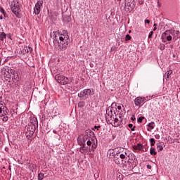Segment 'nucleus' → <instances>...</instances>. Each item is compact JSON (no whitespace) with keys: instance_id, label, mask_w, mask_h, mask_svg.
<instances>
[{"instance_id":"2eb2a0df","label":"nucleus","mask_w":180,"mask_h":180,"mask_svg":"<svg viewBox=\"0 0 180 180\" xmlns=\"http://www.w3.org/2000/svg\"><path fill=\"white\" fill-rule=\"evenodd\" d=\"M178 39H180V34H179V31L176 30V31H174V35L173 37V40H174V41H176L178 40Z\"/></svg>"},{"instance_id":"7c9ffc66","label":"nucleus","mask_w":180,"mask_h":180,"mask_svg":"<svg viewBox=\"0 0 180 180\" xmlns=\"http://www.w3.org/2000/svg\"><path fill=\"white\" fill-rule=\"evenodd\" d=\"M128 127H129V129H131V131H134V130L136 129V126L133 127V124H129Z\"/></svg>"},{"instance_id":"aec40b11","label":"nucleus","mask_w":180,"mask_h":180,"mask_svg":"<svg viewBox=\"0 0 180 180\" xmlns=\"http://www.w3.org/2000/svg\"><path fill=\"white\" fill-rule=\"evenodd\" d=\"M32 50L33 49L30 46H29V47L25 46L23 49V53L26 54V53H32Z\"/></svg>"},{"instance_id":"473e14b6","label":"nucleus","mask_w":180,"mask_h":180,"mask_svg":"<svg viewBox=\"0 0 180 180\" xmlns=\"http://www.w3.org/2000/svg\"><path fill=\"white\" fill-rule=\"evenodd\" d=\"M158 49H160V50H165V45L164 44H160L158 46Z\"/></svg>"},{"instance_id":"c9c22d12","label":"nucleus","mask_w":180,"mask_h":180,"mask_svg":"<svg viewBox=\"0 0 180 180\" xmlns=\"http://www.w3.org/2000/svg\"><path fill=\"white\" fill-rule=\"evenodd\" d=\"M127 40H131V37L129 34L125 37V41H127Z\"/></svg>"},{"instance_id":"72a5a7b5","label":"nucleus","mask_w":180,"mask_h":180,"mask_svg":"<svg viewBox=\"0 0 180 180\" xmlns=\"http://www.w3.org/2000/svg\"><path fill=\"white\" fill-rule=\"evenodd\" d=\"M89 140H90V139L88 138V136H85V135L83 136V143H85V142H86V141H88Z\"/></svg>"},{"instance_id":"a18cd8bd","label":"nucleus","mask_w":180,"mask_h":180,"mask_svg":"<svg viewBox=\"0 0 180 180\" xmlns=\"http://www.w3.org/2000/svg\"><path fill=\"white\" fill-rule=\"evenodd\" d=\"M77 142H78V144H79L81 146V143H84L83 141H79V138L77 139Z\"/></svg>"},{"instance_id":"09e8293b","label":"nucleus","mask_w":180,"mask_h":180,"mask_svg":"<svg viewBox=\"0 0 180 180\" xmlns=\"http://www.w3.org/2000/svg\"><path fill=\"white\" fill-rule=\"evenodd\" d=\"M145 23H148V25H150V20H146Z\"/></svg>"},{"instance_id":"b1692460","label":"nucleus","mask_w":180,"mask_h":180,"mask_svg":"<svg viewBox=\"0 0 180 180\" xmlns=\"http://www.w3.org/2000/svg\"><path fill=\"white\" fill-rule=\"evenodd\" d=\"M4 39H6V34H5V32H1V34H0V40L1 41H4Z\"/></svg>"},{"instance_id":"69168bd1","label":"nucleus","mask_w":180,"mask_h":180,"mask_svg":"<svg viewBox=\"0 0 180 180\" xmlns=\"http://www.w3.org/2000/svg\"><path fill=\"white\" fill-rule=\"evenodd\" d=\"M153 26H154V27H157V23H155L154 25H153Z\"/></svg>"},{"instance_id":"e2e57ef3","label":"nucleus","mask_w":180,"mask_h":180,"mask_svg":"<svg viewBox=\"0 0 180 180\" xmlns=\"http://www.w3.org/2000/svg\"><path fill=\"white\" fill-rule=\"evenodd\" d=\"M143 4H144V1H140L141 5H143Z\"/></svg>"},{"instance_id":"13d9d810","label":"nucleus","mask_w":180,"mask_h":180,"mask_svg":"<svg viewBox=\"0 0 180 180\" xmlns=\"http://www.w3.org/2000/svg\"><path fill=\"white\" fill-rule=\"evenodd\" d=\"M53 132L55 134H58V132L56 129H53Z\"/></svg>"},{"instance_id":"f3484780","label":"nucleus","mask_w":180,"mask_h":180,"mask_svg":"<svg viewBox=\"0 0 180 180\" xmlns=\"http://www.w3.org/2000/svg\"><path fill=\"white\" fill-rule=\"evenodd\" d=\"M111 158H114V162H115L116 164H120V159L119 158V155L115 154Z\"/></svg>"},{"instance_id":"8fccbe9b","label":"nucleus","mask_w":180,"mask_h":180,"mask_svg":"<svg viewBox=\"0 0 180 180\" xmlns=\"http://www.w3.org/2000/svg\"><path fill=\"white\" fill-rule=\"evenodd\" d=\"M147 168H148V169H151V165H147Z\"/></svg>"},{"instance_id":"4d7b16f0","label":"nucleus","mask_w":180,"mask_h":180,"mask_svg":"<svg viewBox=\"0 0 180 180\" xmlns=\"http://www.w3.org/2000/svg\"><path fill=\"white\" fill-rule=\"evenodd\" d=\"M117 109H118V110H122V106L118 105V106H117Z\"/></svg>"},{"instance_id":"2f4dec72","label":"nucleus","mask_w":180,"mask_h":180,"mask_svg":"<svg viewBox=\"0 0 180 180\" xmlns=\"http://www.w3.org/2000/svg\"><path fill=\"white\" fill-rule=\"evenodd\" d=\"M158 151H162L164 150V147H162V145L161 144H158Z\"/></svg>"},{"instance_id":"052dcab7","label":"nucleus","mask_w":180,"mask_h":180,"mask_svg":"<svg viewBox=\"0 0 180 180\" xmlns=\"http://www.w3.org/2000/svg\"><path fill=\"white\" fill-rule=\"evenodd\" d=\"M4 18H6V12H4V13H3Z\"/></svg>"},{"instance_id":"37998d69","label":"nucleus","mask_w":180,"mask_h":180,"mask_svg":"<svg viewBox=\"0 0 180 180\" xmlns=\"http://www.w3.org/2000/svg\"><path fill=\"white\" fill-rule=\"evenodd\" d=\"M172 34V36L174 37V35L175 34V30H170L169 31V35Z\"/></svg>"},{"instance_id":"c03bdc74","label":"nucleus","mask_w":180,"mask_h":180,"mask_svg":"<svg viewBox=\"0 0 180 180\" xmlns=\"http://www.w3.org/2000/svg\"><path fill=\"white\" fill-rule=\"evenodd\" d=\"M0 12L1 13H5V10L4 9V8L0 6Z\"/></svg>"},{"instance_id":"3c124183","label":"nucleus","mask_w":180,"mask_h":180,"mask_svg":"<svg viewBox=\"0 0 180 180\" xmlns=\"http://www.w3.org/2000/svg\"><path fill=\"white\" fill-rule=\"evenodd\" d=\"M114 122H115V123H117V122H119V119L115 118Z\"/></svg>"},{"instance_id":"ea45409f","label":"nucleus","mask_w":180,"mask_h":180,"mask_svg":"<svg viewBox=\"0 0 180 180\" xmlns=\"http://www.w3.org/2000/svg\"><path fill=\"white\" fill-rule=\"evenodd\" d=\"M166 39L167 40V41H171V40H172V37L169 34L167 37H166Z\"/></svg>"},{"instance_id":"4c0bfd02","label":"nucleus","mask_w":180,"mask_h":180,"mask_svg":"<svg viewBox=\"0 0 180 180\" xmlns=\"http://www.w3.org/2000/svg\"><path fill=\"white\" fill-rule=\"evenodd\" d=\"M79 151L82 154H85V153H87L86 150H84V149L82 148V146L80 147Z\"/></svg>"},{"instance_id":"20e7f679","label":"nucleus","mask_w":180,"mask_h":180,"mask_svg":"<svg viewBox=\"0 0 180 180\" xmlns=\"http://www.w3.org/2000/svg\"><path fill=\"white\" fill-rule=\"evenodd\" d=\"M2 75L4 76L7 81L8 79H11V72H12V69L11 68L6 67V68H3L1 70Z\"/></svg>"},{"instance_id":"6ab92c4d","label":"nucleus","mask_w":180,"mask_h":180,"mask_svg":"<svg viewBox=\"0 0 180 180\" xmlns=\"http://www.w3.org/2000/svg\"><path fill=\"white\" fill-rule=\"evenodd\" d=\"M34 134V131H27V139H28V140H32V137L33 135Z\"/></svg>"},{"instance_id":"774afa93","label":"nucleus","mask_w":180,"mask_h":180,"mask_svg":"<svg viewBox=\"0 0 180 180\" xmlns=\"http://www.w3.org/2000/svg\"><path fill=\"white\" fill-rule=\"evenodd\" d=\"M143 151L146 152L147 151V148H145V150Z\"/></svg>"},{"instance_id":"1a4fd4ad","label":"nucleus","mask_w":180,"mask_h":180,"mask_svg":"<svg viewBox=\"0 0 180 180\" xmlns=\"http://www.w3.org/2000/svg\"><path fill=\"white\" fill-rule=\"evenodd\" d=\"M126 6H128V8H126ZM126 6H124V7L126 12H131V11L136 8V3L126 4Z\"/></svg>"},{"instance_id":"338daca9","label":"nucleus","mask_w":180,"mask_h":180,"mask_svg":"<svg viewBox=\"0 0 180 180\" xmlns=\"http://www.w3.org/2000/svg\"><path fill=\"white\" fill-rule=\"evenodd\" d=\"M0 19H1V20H2L4 19V17H2V15H1Z\"/></svg>"},{"instance_id":"bb28decb","label":"nucleus","mask_w":180,"mask_h":180,"mask_svg":"<svg viewBox=\"0 0 180 180\" xmlns=\"http://www.w3.org/2000/svg\"><path fill=\"white\" fill-rule=\"evenodd\" d=\"M126 155H127V153L126 152H124L123 153L120 155V158H121V160H124L126 158Z\"/></svg>"},{"instance_id":"f704fd0d","label":"nucleus","mask_w":180,"mask_h":180,"mask_svg":"<svg viewBox=\"0 0 180 180\" xmlns=\"http://www.w3.org/2000/svg\"><path fill=\"white\" fill-rule=\"evenodd\" d=\"M143 119H145L144 117H143V116L139 117L138 118V122H139V123H142Z\"/></svg>"},{"instance_id":"0e129e2a","label":"nucleus","mask_w":180,"mask_h":180,"mask_svg":"<svg viewBox=\"0 0 180 180\" xmlns=\"http://www.w3.org/2000/svg\"><path fill=\"white\" fill-rule=\"evenodd\" d=\"M71 82H72V79H69V84H71Z\"/></svg>"},{"instance_id":"c85d7f7f","label":"nucleus","mask_w":180,"mask_h":180,"mask_svg":"<svg viewBox=\"0 0 180 180\" xmlns=\"http://www.w3.org/2000/svg\"><path fill=\"white\" fill-rule=\"evenodd\" d=\"M44 178V174L39 173L38 174V180H43Z\"/></svg>"},{"instance_id":"bf43d9fd","label":"nucleus","mask_w":180,"mask_h":180,"mask_svg":"<svg viewBox=\"0 0 180 180\" xmlns=\"http://www.w3.org/2000/svg\"><path fill=\"white\" fill-rule=\"evenodd\" d=\"M78 105H79V108H82V106H83V105H82L81 103H79Z\"/></svg>"},{"instance_id":"0eeeda50","label":"nucleus","mask_w":180,"mask_h":180,"mask_svg":"<svg viewBox=\"0 0 180 180\" xmlns=\"http://www.w3.org/2000/svg\"><path fill=\"white\" fill-rule=\"evenodd\" d=\"M43 6V1H38L34 6V12L35 15H39L40 14V9Z\"/></svg>"},{"instance_id":"79ce46f5","label":"nucleus","mask_w":180,"mask_h":180,"mask_svg":"<svg viewBox=\"0 0 180 180\" xmlns=\"http://www.w3.org/2000/svg\"><path fill=\"white\" fill-rule=\"evenodd\" d=\"M154 34V32L150 31L149 35H148V39H151V37H153V34Z\"/></svg>"},{"instance_id":"7ed1b4c3","label":"nucleus","mask_w":180,"mask_h":180,"mask_svg":"<svg viewBox=\"0 0 180 180\" xmlns=\"http://www.w3.org/2000/svg\"><path fill=\"white\" fill-rule=\"evenodd\" d=\"M55 79L60 84V85H67L70 84V79L68 77H65V76L63 75L58 74L55 76Z\"/></svg>"},{"instance_id":"680f3d73","label":"nucleus","mask_w":180,"mask_h":180,"mask_svg":"<svg viewBox=\"0 0 180 180\" xmlns=\"http://www.w3.org/2000/svg\"><path fill=\"white\" fill-rule=\"evenodd\" d=\"M155 30H157V27H154L153 28V31L155 32Z\"/></svg>"},{"instance_id":"5701e85b","label":"nucleus","mask_w":180,"mask_h":180,"mask_svg":"<svg viewBox=\"0 0 180 180\" xmlns=\"http://www.w3.org/2000/svg\"><path fill=\"white\" fill-rule=\"evenodd\" d=\"M150 155H157V152L155 151V148H150Z\"/></svg>"},{"instance_id":"864d4df0","label":"nucleus","mask_w":180,"mask_h":180,"mask_svg":"<svg viewBox=\"0 0 180 180\" xmlns=\"http://www.w3.org/2000/svg\"><path fill=\"white\" fill-rule=\"evenodd\" d=\"M120 153V151H119V150H115V154H117V155H119V153Z\"/></svg>"},{"instance_id":"39448f33","label":"nucleus","mask_w":180,"mask_h":180,"mask_svg":"<svg viewBox=\"0 0 180 180\" xmlns=\"http://www.w3.org/2000/svg\"><path fill=\"white\" fill-rule=\"evenodd\" d=\"M86 144H87V146H89V151H95V149L96 148V147H98V144L95 143V142L94 141V139H92V138H91V139H89L86 141Z\"/></svg>"},{"instance_id":"49530a36","label":"nucleus","mask_w":180,"mask_h":180,"mask_svg":"<svg viewBox=\"0 0 180 180\" xmlns=\"http://www.w3.org/2000/svg\"><path fill=\"white\" fill-rule=\"evenodd\" d=\"M3 110H4V107H2V105H1V107H0V113H2Z\"/></svg>"},{"instance_id":"de8ad7c7","label":"nucleus","mask_w":180,"mask_h":180,"mask_svg":"<svg viewBox=\"0 0 180 180\" xmlns=\"http://www.w3.org/2000/svg\"><path fill=\"white\" fill-rule=\"evenodd\" d=\"M94 129H97L98 130V129H101V126H94Z\"/></svg>"},{"instance_id":"9d476101","label":"nucleus","mask_w":180,"mask_h":180,"mask_svg":"<svg viewBox=\"0 0 180 180\" xmlns=\"http://www.w3.org/2000/svg\"><path fill=\"white\" fill-rule=\"evenodd\" d=\"M84 136H86V137H88L89 139H91V137L95 136V133H94V131H92L91 129H86L85 131Z\"/></svg>"},{"instance_id":"58836bf2","label":"nucleus","mask_w":180,"mask_h":180,"mask_svg":"<svg viewBox=\"0 0 180 180\" xmlns=\"http://www.w3.org/2000/svg\"><path fill=\"white\" fill-rule=\"evenodd\" d=\"M171 74H172V70L167 71V72L166 73L167 78H169V76L171 75Z\"/></svg>"},{"instance_id":"4be33fe9","label":"nucleus","mask_w":180,"mask_h":180,"mask_svg":"<svg viewBox=\"0 0 180 180\" xmlns=\"http://www.w3.org/2000/svg\"><path fill=\"white\" fill-rule=\"evenodd\" d=\"M167 36H169V30H166L162 34V39H167Z\"/></svg>"},{"instance_id":"f03ea898","label":"nucleus","mask_w":180,"mask_h":180,"mask_svg":"<svg viewBox=\"0 0 180 180\" xmlns=\"http://www.w3.org/2000/svg\"><path fill=\"white\" fill-rule=\"evenodd\" d=\"M10 8L11 12H13L16 18H18V19L22 18V14L20 13L22 12V9L20 8V3H19V0H13L10 3Z\"/></svg>"},{"instance_id":"393cba45","label":"nucleus","mask_w":180,"mask_h":180,"mask_svg":"<svg viewBox=\"0 0 180 180\" xmlns=\"http://www.w3.org/2000/svg\"><path fill=\"white\" fill-rule=\"evenodd\" d=\"M81 146H82V148L84 149V150H86V152H88V150H89V148H88V146H86L85 143H81Z\"/></svg>"},{"instance_id":"f257e3e1","label":"nucleus","mask_w":180,"mask_h":180,"mask_svg":"<svg viewBox=\"0 0 180 180\" xmlns=\"http://www.w3.org/2000/svg\"><path fill=\"white\" fill-rule=\"evenodd\" d=\"M51 37H53V44H58L60 50H62V51L67 50V47H68L70 43V37L57 36L56 32H51Z\"/></svg>"},{"instance_id":"ddd939ff","label":"nucleus","mask_w":180,"mask_h":180,"mask_svg":"<svg viewBox=\"0 0 180 180\" xmlns=\"http://www.w3.org/2000/svg\"><path fill=\"white\" fill-rule=\"evenodd\" d=\"M30 126H34V127H39V122H37V118L31 119Z\"/></svg>"},{"instance_id":"f8f14e48","label":"nucleus","mask_w":180,"mask_h":180,"mask_svg":"<svg viewBox=\"0 0 180 180\" xmlns=\"http://www.w3.org/2000/svg\"><path fill=\"white\" fill-rule=\"evenodd\" d=\"M0 106H2L3 108V111L1 112V116H6L8 113H9V110L5 106H4V104H0Z\"/></svg>"},{"instance_id":"4468645a","label":"nucleus","mask_w":180,"mask_h":180,"mask_svg":"<svg viewBox=\"0 0 180 180\" xmlns=\"http://www.w3.org/2000/svg\"><path fill=\"white\" fill-rule=\"evenodd\" d=\"M57 36L59 37H70V36H68V32H67V30H63L62 34H60V32H56Z\"/></svg>"},{"instance_id":"603ef678","label":"nucleus","mask_w":180,"mask_h":180,"mask_svg":"<svg viewBox=\"0 0 180 180\" xmlns=\"http://www.w3.org/2000/svg\"><path fill=\"white\" fill-rule=\"evenodd\" d=\"M134 150H139V148H138L137 145H136V146H134Z\"/></svg>"},{"instance_id":"6e6552de","label":"nucleus","mask_w":180,"mask_h":180,"mask_svg":"<svg viewBox=\"0 0 180 180\" xmlns=\"http://www.w3.org/2000/svg\"><path fill=\"white\" fill-rule=\"evenodd\" d=\"M146 101L145 97H136L134 100V104L136 106H139L140 108L141 103Z\"/></svg>"},{"instance_id":"cd10ccee","label":"nucleus","mask_w":180,"mask_h":180,"mask_svg":"<svg viewBox=\"0 0 180 180\" xmlns=\"http://www.w3.org/2000/svg\"><path fill=\"white\" fill-rule=\"evenodd\" d=\"M126 4H136L134 0H124V6H126Z\"/></svg>"},{"instance_id":"dca6fc26","label":"nucleus","mask_w":180,"mask_h":180,"mask_svg":"<svg viewBox=\"0 0 180 180\" xmlns=\"http://www.w3.org/2000/svg\"><path fill=\"white\" fill-rule=\"evenodd\" d=\"M131 157L132 160H134L132 162V167L134 168L135 167H137V158L134 154H131Z\"/></svg>"},{"instance_id":"9b49d317","label":"nucleus","mask_w":180,"mask_h":180,"mask_svg":"<svg viewBox=\"0 0 180 180\" xmlns=\"http://www.w3.org/2000/svg\"><path fill=\"white\" fill-rule=\"evenodd\" d=\"M105 117L107 116H110V117H112L113 116V111L112 110V108L108 107L106 108V114L105 115Z\"/></svg>"},{"instance_id":"a878e982","label":"nucleus","mask_w":180,"mask_h":180,"mask_svg":"<svg viewBox=\"0 0 180 180\" xmlns=\"http://www.w3.org/2000/svg\"><path fill=\"white\" fill-rule=\"evenodd\" d=\"M136 146H137L138 150H139V151H142L143 148H144V146H143V144H141V143H137Z\"/></svg>"},{"instance_id":"e433bc0d","label":"nucleus","mask_w":180,"mask_h":180,"mask_svg":"<svg viewBox=\"0 0 180 180\" xmlns=\"http://www.w3.org/2000/svg\"><path fill=\"white\" fill-rule=\"evenodd\" d=\"M148 127H150L152 129H154V122H151L148 124Z\"/></svg>"},{"instance_id":"6e6d98bb","label":"nucleus","mask_w":180,"mask_h":180,"mask_svg":"<svg viewBox=\"0 0 180 180\" xmlns=\"http://www.w3.org/2000/svg\"><path fill=\"white\" fill-rule=\"evenodd\" d=\"M131 120L133 122H134V120H136V117H135L134 116H133V117L131 118Z\"/></svg>"},{"instance_id":"5fc2aeb1","label":"nucleus","mask_w":180,"mask_h":180,"mask_svg":"<svg viewBox=\"0 0 180 180\" xmlns=\"http://www.w3.org/2000/svg\"><path fill=\"white\" fill-rule=\"evenodd\" d=\"M162 41L163 43H165V42L167 41V39H163V38H162Z\"/></svg>"},{"instance_id":"c756f323","label":"nucleus","mask_w":180,"mask_h":180,"mask_svg":"<svg viewBox=\"0 0 180 180\" xmlns=\"http://www.w3.org/2000/svg\"><path fill=\"white\" fill-rule=\"evenodd\" d=\"M150 143L151 147L154 146L155 144V139H154V138H151L150 139Z\"/></svg>"},{"instance_id":"a211bd4d","label":"nucleus","mask_w":180,"mask_h":180,"mask_svg":"<svg viewBox=\"0 0 180 180\" xmlns=\"http://www.w3.org/2000/svg\"><path fill=\"white\" fill-rule=\"evenodd\" d=\"M118 148H115V149H110L108 150V154L110 155V157H112L114 155H115V154H117L116 153V150H117Z\"/></svg>"},{"instance_id":"423d86ee","label":"nucleus","mask_w":180,"mask_h":180,"mask_svg":"<svg viewBox=\"0 0 180 180\" xmlns=\"http://www.w3.org/2000/svg\"><path fill=\"white\" fill-rule=\"evenodd\" d=\"M91 94H92V91L90 89H86L80 91V93L78 94V97L80 98V101H82V98H84V96L91 95Z\"/></svg>"},{"instance_id":"412c9836","label":"nucleus","mask_w":180,"mask_h":180,"mask_svg":"<svg viewBox=\"0 0 180 180\" xmlns=\"http://www.w3.org/2000/svg\"><path fill=\"white\" fill-rule=\"evenodd\" d=\"M37 127H34L33 125H28L27 127V131H36Z\"/></svg>"},{"instance_id":"a19ab883","label":"nucleus","mask_w":180,"mask_h":180,"mask_svg":"<svg viewBox=\"0 0 180 180\" xmlns=\"http://www.w3.org/2000/svg\"><path fill=\"white\" fill-rule=\"evenodd\" d=\"M8 119H9V117H8V116H5L3 117V122H8Z\"/></svg>"}]
</instances>
